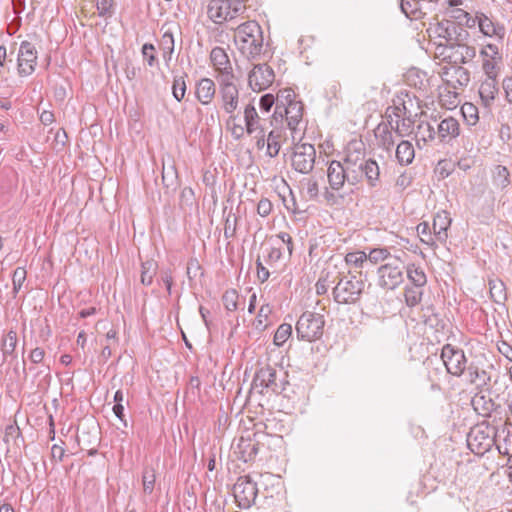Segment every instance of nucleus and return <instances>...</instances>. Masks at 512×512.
<instances>
[{"label": "nucleus", "mask_w": 512, "mask_h": 512, "mask_svg": "<svg viewBox=\"0 0 512 512\" xmlns=\"http://www.w3.org/2000/svg\"><path fill=\"white\" fill-rule=\"evenodd\" d=\"M282 258V250L280 247H270L267 250V255L264 256V260L267 264L272 265L278 262Z\"/></svg>", "instance_id": "obj_62"}, {"label": "nucleus", "mask_w": 512, "mask_h": 512, "mask_svg": "<svg viewBox=\"0 0 512 512\" xmlns=\"http://www.w3.org/2000/svg\"><path fill=\"white\" fill-rule=\"evenodd\" d=\"M365 176L369 186L375 187L379 181L380 170L376 161L367 159L361 169V178Z\"/></svg>", "instance_id": "obj_34"}, {"label": "nucleus", "mask_w": 512, "mask_h": 512, "mask_svg": "<svg viewBox=\"0 0 512 512\" xmlns=\"http://www.w3.org/2000/svg\"><path fill=\"white\" fill-rule=\"evenodd\" d=\"M492 370V364H487L482 359L472 360L466 369L467 381L474 385L477 391H489Z\"/></svg>", "instance_id": "obj_7"}, {"label": "nucleus", "mask_w": 512, "mask_h": 512, "mask_svg": "<svg viewBox=\"0 0 512 512\" xmlns=\"http://www.w3.org/2000/svg\"><path fill=\"white\" fill-rule=\"evenodd\" d=\"M238 293L235 289H231V290H227L223 296H222V301H223V305L225 307V309L227 311H235L237 310L238 308V304H237V301H238Z\"/></svg>", "instance_id": "obj_52"}, {"label": "nucleus", "mask_w": 512, "mask_h": 512, "mask_svg": "<svg viewBox=\"0 0 512 512\" xmlns=\"http://www.w3.org/2000/svg\"><path fill=\"white\" fill-rule=\"evenodd\" d=\"M18 343L17 333L14 330L8 331L2 338L1 351L4 359L16 357L15 349Z\"/></svg>", "instance_id": "obj_37"}, {"label": "nucleus", "mask_w": 512, "mask_h": 512, "mask_svg": "<svg viewBox=\"0 0 512 512\" xmlns=\"http://www.w3.org/2000/svg\"><path fill=\"white\" fill-rule=\"evenodd\" d=\"M292 334V326L287 323L281 324L275 334L273 342L276 346H282Z\"/></svg>", "instance_id": "obj_51"}, {"label": "nucleus", "mask_w": 512, "mask_h": 512, "mask_svg": "<svg viewBox=\"0 0 512 512\" xmlns=\"http://www.w3.org/2000/svg\"><path fill=\"white\" fill-rule=\"evenodd\" d=\"M296 102L295 93L292 89L288 88L280 90L276 97L275 114L282 116V108Z\"/></svg>", "instance_id": "obj_42"}, {"label": "nucleus", "mask_w": 512, "mask_h": 512, "mask_svg": "<svg viewBox=\"0 0 512 512\" xmlns=\"http://www.w3.org/2000/svg\"><path fill=\"white\" fill-rule=\"evenodd\" d=\"M365 281L366 275L362 272L354 274L349 270L341 275L332 291L334 301L338 304H356L364 293Z\"/></svg>", "instance_id": "obj_2"}, {"label": "nucleus", "mask_w": 512, "mask_h": 512, "mask_svg": "<svg viewBox=\"0 0 512 512\" xmlns=\"http://www.w3.org/2000/svg\"><path fill=\"white\" fill-rule=\"evenodd\" d=\"M403 110L398 106L388 107L386 110L387 122L391 129H393L398 136L404 137L412 132L413 120L410 117H403Z\"/></svg>", "instance_id": "obj_16"}, {"label": "nucleus", "mask_w": 512, "mask_h": 512, "mask_svg": "<svg viewBox=\"0 0 512 512\" xmlns=\"http://www.w3.org/2000/svg\"><path fill=\"white\" fill-rule=\"evenodd\" d=\"M441 359L447 372L452 376L460 377L468 368L464 351L451 344H446L442 347Z\"/></svg>", "instance_id": "obj_9"}, {"label": "nucleus", "mask_w": 512, "mask_h": 512, "mask_svg": "<svg viewBox=\"0 0 512 512\" xmlns=\"http://www.w3.org/2000/svg\"><path fill=\"white\" fill-rule=\"evenodd\" d=\"M496 429L485 423L475 425L467 435V445L476 455L482 456L495 444Z\"/></svg>", "instance_id": "obj_5"}, {"label": "nucleus", "mask_w": 512, "mask_h": 512, "mask_svg": "<svg viewBox=\"0 0 512 512\" xmlns=\"http://www.w3.org/2000/svg\"><path fill=\"white\" fill-rule=\"evenodd\" d=\"M3 441L8 447H10L11 444L14 447H20V443H24L20 428L16 424L7 425L4 431ZM9 450L10 448H7V451Z\"/></svg>", "instance_id": "obj_38"}, {"label": "nucleus", "mask_w": 512, "mask_h": 512, "mask_svg": "<svg viewBox=\"0 0 512 512\" xmlns=\"http://www.w3.org/2000/svg\"><path fill=\"white\" fill-rule=\"evenodd\" d=\"M478 27L485 36L496 37L499 40H502L505 36L504 26L494 22L484 13H478Z\"/></svg>", "instance_id": "obj_25"}, {"label": "nucleus", "mask_w": 512, "mask_h": 512, "mask_svg": "<svg viewBox=\"0 0 512 512\" xmlns=\"http://www.w3.org/2000/svg\"><path fill=\"white\" fill-rule=\"evenodd\" d=\"M303 185L305 187L306 195L309 199H315L318 196L319 188L318 183L315 179L309 178L304 180Z\"/></svg>", "instance_id": "obj_60"}, {"label": "nucleus", "mask_w": 512, "mask_h": 512, "mask_svg": "<svg viewBox=\"0 0 512 512\" xmlns=\"http://www.w3.org/2000/svg\"><path fill=\"white\" fill-rule=\"evenodd\" d=\"M316 150L314 145L309 143L296 144L293 147L291 156L292 167L299 173H310L315 164Z\"/></svg>", "instance_id": "obj_11"}, {"label": "nucleus", "mask_w": 512, "mask_h": 512, "mask_svg": "<svg viewBox=\"0 0 512 512\" xmlns=\"http://www.w3.org/2000/svg\"><path fill=\"white\" fill-rule=\"evenodd\" d=\"M160 45L164 51V54H169L170 56L173 54V52H174V35L170 29L166 30L163 33V35L161 37Z\"/></svg>", "instance_id": "obj_54"}, {"label": "nucleus", "mask_w": 512, "mask_h": 512, "mask_svg": "<svg viewBox=\"0 0 512 512\" xmlns=\"http://www.w3.org/2000/svg\"><path fill=\"white\" fill-rule=\"evenodd\" d=\"M498 94L497 75H486V79L480 84L479 96L485 107H490Z\"/></svg>", "instance_id": "obj_23"}, {"label": "nucleus", "mask_w": 512, "mask_h": 512, "mask_svg": "<svg viewBox=\"0 0 512 512\" xmlns=\"http://www.w3.org/2000/svg\"><path fill=\"white\" fill-rule=\"evenodd\" d=\"M493 184L501 190L510 185V172L506 166L497 165L492 172Z\"/></svg>", "instance_id": "obj_40"}, {"label": "nucleus", "mask_w": 512, "mask_h": 512, "mask_svg": "<svg viewBox=\"0 0 512 512\" xmlns=\"http://www.w3.org/2000/svg\"><path fill=\"white\" fill-rule=\"evenodd\" d=\"M405 273L412 286L424 287L427 284L426 274L419 266L415 264L407 265Z\"/></svg>", "instance_id": "obj_36"}, {"label": "nucleus", "mask_w": 512, "mask_h": 512, "mask_svg": "<svg viewBox=\"0 0 512 512\" xmlns=\"http://www.w3.org/2000/svg\"><path fill=\"white\" fill-rule=\"evenodd\" d=\"M415 157V150L411 142L401 141L396 148V158L401 165H409Z\"/></svg>", "instance_id": "obj_33"}, {"label": "nucleus", "mask_w": 512, "mask_h": 512, "mask_svg": "<svg viewBox=\"0 0 512 512\" xmlns=\"http://www.w3.org/2000/svg\"><path fill=\"white\" fill-rule=\"evenodd\" d=\"M462 114L469 124H475L478 120L477 108L473 104L466 103L462 106Z\"/></svg>", "instance_id": "obj_59"}, {"label": "nucleus", "mask_w": 512, "mask_h": 512, "mask_svg": "<svg viewBox=\"0 0 512 512\" xmlns=\"http://www.w3.org/2000/svg\"><path fill=\"white\" fill-rule=\"evenodd\" d=\"M234 454L243 462H250L258 454V443L241 437L234 448Z\"/></svg>", "instance_id": "obj_26"}, {"label": "nucleus", "mask_w": 512, "mask_h": 512, "mask_svg": "<svg viewBox=\"0 0 512 512\" xmlns=\"http://www.w3.org/2000/svg\"><path fill=\"white\" fill-rule=\"evenodd\" d=\"M236 224H237V217L235 215H232L231 213H229L225 220V227H224V237L226 239H230L235 236Z\"/></svg>", "instance_id": "obj_57"}, {"label": "nucleus", "mask_w": 512, "mask_h": 512, "mask_svg": "<svg viewBox=\"0 0 512 512\" xmlns=\"http://www.w3.org/2000/svg\"><path fill=\"white\" fill-rule=\"evenodd\" d=\"M327 178L330 188L339 191L345 182L349 184L350 173L345 169L341 161L332 160L327 169Z\"/></svg>", "instance_id": "obj_21"}, {"label": "nucleus", "mask_w": 512, "mask_h": 512, "mask_svg": "<svg viewBox=\"0 0 512 512\" xmlns=\"http://www.w3.org/2000/svg\"><path fill=\"white\" fill-rule=\"evenodd\" d=\"M395 255H391L389 250L386 248H375L370 250L367 254V264H378L380 262L387 263L388 258H394Z\"/></svg>", "instance_id": "obj_46"}, {"label": "nucleus", "mask_w": 512, "mask_h": 512, "mask_svg": "<svg viewBox=\"0 0 512 512\" xmlns=\"http://www.w3.org/2000/svg\"><path fill=\"white\" fill-rule=\"evenodd\" d=\"M423 296V287L407 285L404 291L405 302L409 307L417 306Z\"/></svg>", "instance_id": "obj_44"}, {"label": "nucleus", "mask_w": 512, "mask_h": 512, "mask_svg": "<svg viewBox=\"0 0 512 512\" xmlns=\"http://www.w3.org/2000/svg\"><path fill=\"white\" fill-rule=\"evenodd\" d=\"M162 181L164 185L169 188L173 187L177 183V172L174 166L168 168L167 171L165 169L162 172Z\"/></svg>", "instance_id": "obj_58"}, {"label": "nucleus", "mask_w": 512, "mask_h": 512, "mask_svg": "<svg viewBox=\"0 0 512 512\" xmlns=\"http://www.w3.org/2000/svg\"><path fill=\"white\" fill-rule=\"evenodd\" d=\"M211 63L217 72L216 80L235 77L229 56L222 47H214L210 53Z\"/></svg>", "instance_id": "obj_18"}, {"label": "nucleus", "mask_w": 512, "mask_h": 512, "mask_svg": "<svg viewBox=\"0 0 512 512\" xmlns=\"http://www.w3.org/2000/svg\"><path fill=\"white\" fill-rule=\"evenodd\" d=\"M186 74L181 76H175L172 84V94L173 97L180 102L186 93V82H185Z\"/></svg>", "instance_id": "obj_50"}, {"label": "nucleus", "mask_w": 512, "mask_h": 512, "mask_svg": "<svg viewBox=\"0 0 512 512\" xmlns=\"http://www.w3.org/2000/svg\"><path fill=\"white\" fill-rule=\"evenodd\" d=\"M157 269V263L154 261H146L141 265V283L143 285H151L153 277Z\"/></svg>", "instance_id": "obj_49"}, {"label": "nucleus", "mask_w": 512, "mask_h": 512, "mask_svg": "<svg viewBox=\"0 0 512 512\" xmlns=\"http://www.w3.org/2000/svg\"><path fill=\"white\" fill-rule=\"evenodd\" d=\"M451 217L447 211L437 213L433 219L432 230L439 243H445L448 238V228L451 225Z\"/></svg>", "instance_id": "obj_27"}, {"label": "nucleus", "mask_w": 512, "mask_h": 512, "mask_svg": "<svg viewBox=\"0 0 512 512\" xmlns=\"http://www.w3.org/2000/svg\"><path fill=\"white\" fill-rule=\"evenodd\" d=\"M392 130L388 122L379 124L375 129L378 145L386 151H391L395 143Z\"/></svg>", "instance_id": "obj_31"}, {"label": "nucleus", "mask_w": 512, "mask_h": 512, "mask_svg": "<svg viewBox=\"0 0 512 512\" xmlns=\"http://www.w3.org/2000/svg\"><path fill=\"white\" fill-rule=\"evenodd\" d=\"M253 385L256 388L270 389L276 394L281 393L283 390L282 386L277 382V370L270 365H265L256 372ZM262 392L263 390H261Z\"/></svg>", "instance_id": "obj_19"}, {"label": "nucleus", "mask_w": 512, "mask_h": 512, "mask_svg": "<svg viewBox=\"0 0 512 512\" xmlns=\"http://www.w3.org/2000/svg\"><path fill=\"white\" fill-rule=\"evenodd\" d=\"M437 133L441 142L448 143L459 136V122L453 117L445 118L438 124Z\"/></svg>", "instance_id": "obj_28"}, {"label": "nucleus", "mask_w": 512, "mask_h": 512, "mask_svg": "<svg viewBox=\"0 0 512 512\" xmlns=\"http://www.w3.org/2000/svg\"><path fill=\"white\" fill-rule=\"evenodd\" d=\"M141 53L144 61L148 66L153 67L157 64V57L155 53V46L151 43H145L142 46Z\"/></svg>", "instance_id": "obj_53"}, {"label": "nucleus", "mask_w": 512, "mask_h": 512, "mask_svg": "<svg viewBox=\"0 0 512 512\" xmlns=\"http://www.w3.org/2000/svg\"><path fill=\"white\" fill-rule=\"evenodd\" d=\"M443 82L452 89H461L470 82V72L458 64L444 66L440 71Z\"/></svg>", "instance_id": "obj_15"}, {"label": "nucleus", "mask_w": 512, "mask_h": 512, "mask_svg": "<svg viewBox=\"0 0 512 512\" xmlns=\"http://www.w3.org/2000/svg\"><path fill=\"white\" fill-rule=\"evenodd\" d=\"M436 131L435 128L428 122H421L417 126L416 131V141L419 148H421L420 142L423 141L426 143L427 141H431L435 138Z\"/></svg>", "instance_id": "obj_43"}, {"label": "nucleus", "mask_w": 512, "mask_h": 512, "mask_svg": "<svg viewBox=\"0 0 512 512\" xmlns=\"http://www.w3.org/2000/svg\"><path fill=\"white\" fill-rule=\"evenodd\" d=\"M345 262L348 266H350V270H352L354 274H358L357 269H363L368 266L367 254L364 251H354L347 253L345 256ZM359 272L362 271L359 270Z\"/></svg>", "instance_id": "obj_35"}, {"label": "nucleus", "mask_w": 512, "mask_h": 512, "mask_svg": "<svg viewBox=\"0 0 512 512\" xmlns=\"http://www.w3.org/2000/svg\"><path fill=\"white\" fill-rule=\"evenodd\" d=\"M272 309L269 305H262L260 307V310L258 312V315L254 321V327L257 330H264L266 328L265 320H267L269 314L271 313Z\"/></svg>", "instance_id": "obj_55"}, {"label": "nucleus", "mask_w": 512, "mask_h": 512, "mask_svg": "<svg viewBox=\"0 0 512 512\" xmlns=\"http://www.w3.org/2000/svg\"><path fill=\"white\" fill-rule=\"evenodd\" d=\"M365 156V145L361 140H354L348 143L345 157L341 162L350 173V185H356L361 181V169L367 160Z\"/></svg>", "instance_id": "obj_4"}, {"label": "nucleus", "mask_w": 512, "mask_h": 512, "mask_svg": "<svg viewBox=\"0 0 512 512\" xmlns=\"http://www.w3.org/2000/svg\"><path fill=\"white\" fill-rule=\"evenodd\" d=\"M417 233H418L422 243H424L430 247H436V243L438 241L436 240L433 230L431 231V228H430V225L428 222L419 223L417 226Z\"/></svg>", "instance_id": "obj_45"}, {"label": "nucleus", "mask_w": 512, "mask_h": 512, "mask_svg": "<svg viewBox=\"0 0 512 512\" xmlns=\"http://www.w3.org/2000/svg\"><path fill=\"white\" fill-rule=\"evenodd\" d=\"M114 0H97V10L100 16L113 14Z\"/></svg>", "instance_id": "obj_61"}, {"label": "nucleus", "mask_w": 512, "mask_h": 512, "mask_svg": "<svg viewBox=\"0 0 512 512\" xmlns=\"http://www.w3.org/2000/svg\"><path fill=\"white\" fill-rule=\"evenodd\" d=\"M242 14L230 0H210L207 6L208 18L215 24H222Z\"/></svg>", "instance_id": "obj_12"}, {"label": "nucleus", "mask_w": 512, "mask_h": 512, "mask_svg": "<svg viewBox=\"0 0 512 512\" xmlns=\"http://www.w3.org/2000/svg\"><path fill=\"white\" fill-rule=\"evenodd\" d=\"M436 54L442 56L443 60L450 64H466L472 61L476 56V48L466 44L464 41H458L451 46H437Z\"/></svg>", "instance_id": "obj_8"}, {"label": "nucleus", "mask_w": 512, "mask_h": 512, "mask_svg": "<svg viewBox=\"0 0 512 512\" xmlns=\"http://www.w3.org/2000/svg\"><path fill=\"white\" fill-rule=\"evenodd\" d=\"M274 103L276 104V99L274 98V96L270 93L265 94L260 98V109L263 112H269Z\"/></svg>", "instance_id": "obj_64"}, {"label": "nucleus", "mask_w": 512, "mask_h": 512, "mask_svg": "<svg viewBox=\"0 0 512 512\" xmlns=\"http://www.w3.org/2000/svg\"><path fill=\"white\" fill-rule=\"evenodd\" d=\"M303 109L301 101H297L296 103L282 108V115L285 114L287 125L291 130L295 131L297 129L303 117Z\"/></svg>", "instance_id": "obj_30"}, {"label": "nucleus", "mask_w": 512, "mask_h": 512, "mask_svg": "<svg viewBox=\"0 0 512 512\" xmlns=\"http://www.w3.org/2000/svg\"><path fill=\"white\" fill-rule=\"evenodd\" d=\"M27 272L23 267H17L14 270L13 277H12V283H13V292L14 294H17L20 289L22 288V285L24 281L26 280Z\"/></svg>", "instance_id": "obj_56"}, {"label": "nucleus", "mask_w": 512, "mask_h": 512, "mask_svg": "<svg viewBox=\"0 0 512 512\" xmlns=\"http://www.w3.org/2000/svg\"><path fill=\"white\" fill-rule=\"evenodd\" d=\"M439 30V37H441L444 41H441L438 46H451L458 41H465L469 36L467 30L457 26L453 22H447L446 26L442 24L439 27Z\"/></svg>", "instance_id": "obj_22"}, {"label": "nucleus", "mask_w": 512, "mask_h": 512, "mask_svg": "<svg viewBox=\"0 0 512 512\" xmlns=\"http://www.w3.org/2000/svg\"><path fill=\"white\" fill-rule=\"evenodd\" d=\"M235 43L247 59H256L263 48V32L256 21H247L236 28Z\"/></svg>", "instance_id": "obj_1"}, {"label": "nucleus", "mask_w": 512, "mask_h": 512, "mask_svg": "<svg viewBox=\"0 0 512 512\" xmlns=\"http://www.w3.org/2000/svg\"><path fill=\"white\" fill-rule=\"evenodd\" d=\"M280 138L281 134L279 131L272 130L267 136V154L270 157H276L280 151Z\"/></svg>", "instance_id": "obj_48"}, {"label": "nucleus", "mask_w": 512, "mask_h": 512, "mask_svg": "<svg viewBox=\"0 0 512 512\" xmlns=\"http://www.w3.org/2000/svg\"><path fill=\"white\" fill-rule=\"evenodd\" d=\"M471 405L474 411L482 417H490L491 413L495 408L493 399L484 394V392L478 391L471 399Z\"/></svg>", "instance_id": "obj_29"}, {"label": "nucleus", "mask_w": 512, "mask_h": 512, "mask_svg": "<svg viewBox=\"0 0 512 512\" xmlns=\"http://www.w3.org/2000/svg\"><path fill=\"white\" fill-rule=\"evenodd\" d=\"M257 484L250 476H240L233 486V495L237 505L241 509L250 508L257 498Z\"/></svg>", "instance_id": "obj_10"}, {"label": "nucleus", "mask_w": 512, "mask_h": 512, "mask_svg": "<svg viewBox=\"0 0 512 512\" xmlns=\"http://www.w3.org/2000/svg\"><path fill=\"white\" fill-rule=\"evenodd\" d=\"M274 77V71L269 65L258 64L250 71L248 83L252 90L260 92L273 83Z\"/></svg>", "instance_id": "obj_17"}, {"label": "nucleus", "mask_w": 512, "mask_h": 512, "mask_svg": "<svg viewBox=\"0 0 512 512\" xmlns=\"http://www.w3.org/2000/svg\"><path fill=\"white\" fill-rule=\"evenodd\" d=\"M156 481L155 470L151 466H145L142 472L143 491L145 494H151L154 490Z\"/></svg>", "instance_id": "obj_47"}, {"label": "nucleus", "mask_w": 512, "mask_h": 512, "mask_svg": "<svg viewBox=\"0 0 512 512\" xmlns=\"http://www.w3.org/2000/svg\"><path fill=\"white\" fill-rule=\"evenodd\" d=\"M38 52L34 44L22 41L17 55V70L21 77L31 75L36 68Z\"/></svg>", "instance_id": "obj_14"}, {"label": "nucleus", "mask_w": 512, "mask_h": 512, "mask_svg": "<svg viewBox=\"0 0 512 512\" xmlns=\"http://www.w3.org/2000/svg\"><path fill=\"white\" fill-rule=\"evenodd\" d=\"M491 299L497 304H504L507 299L506 287L503 281L494 279L489 281Z\"/></svg>", "instance_id": "obj_41"}, {"label": "nucleus", "mask_w": 512, "mask_h": 512, "mask_svg": "<svg viewBox=\"0 0 512 512\" xmlns=\"http://www.w3.org/2000/svg\"><path fill=\"white\" fill-rule=\"evenodd\" d=\"M482 69L485 75H498L502 54L497 45L488 43L480 50Z\"/></svg>", "instance_id": "obj_20"}, {"label": "nucleus", "mask_w": 512, "mask_h": 512, "mask_svg": "<svg viewBox=\"0 0 512 512\" xmlns=\"http://www.w3.org/2000/svg\"><path fill=\"white\" fill-rule=\"evenodd\" d=\"M219 97L225 113L236 112L239 106V87L236 76L232 79H219Z\"/></svg>", "instance_id": "obj_13"}, {"label": "nucleus", "mask_w": 512, "mask_h": 512, "mask_svg": "<svg viewBox=\"0 0 512 512\" xmlns=\"http://www.w3.org/2000/svg\"><path fill=\"white\" fill-rule=\"evenodd\" d=\"M216 86L212 79L201 78L195 86V97L202 105H209L215 97Z\"/></svg>", "instance_id": "obj_24"}, {"label": "nucleus", "mask_w": 512, "mask_h": 512, "mask_svg": "<svg viewBox=\"0 0 512 512\" xmlns=\"http://www.w3.org/2000/svg\"><path fill=\"white\" fill-rule=\"evenodd\" d=\"M324 325L323 315L306 311L296 323L297 337L308 342L315 341L323 335Z\"/></svg>", "instance_id": "obj_6"}, {"label": "nucleus", "mask_w": 512, "mask_h": 512, "mask_svg": "<svg viewBox=\"0 0 512 512\" xmlns=\"http://www.w3.org/2000/svg\"><path fill=\"white\" fill-rule=\"evenodd\" d=\"M273 205L267 198H262L257 204V214L261 217H267L272 211Z\"/></svg>", "instance_id": "obj_63"}, {"label": "nucleus", "mask_w": 512, "mask_h": 512, "mask_svg": "<svg viewBox=\"0 0 512 512\" xmlns=\"http://www.w3.org/2000/svg\"><path fill=\"white\" fill-rule=\"evenodd\" d=\"M245 132L248 135H252L254 132L260 130L259 126V115L256 111L255 106L252 103L247 104L243 111Z\"/></svg>", "instance_id": "obj_32"}, {"label": "nucleus", "mask_w": 512, "mask_h": 512, "mask_svg": "<svg viewBox=\"0 0 512 512\" xmlns=\"http://www.w3.org/2000/svg\"><path fill=\"white\" fill-rule=\"evenodd\" d=\"M405 269L406 265L399 256L388 258L387 263L377 269L378 286L387 290L396 289L404 282Z\"/></svg>", "instance_id": "obj_3"}, {"label": "nucleus", "mask_w": 512, "mask_h": 512, "mask_svg": "<svg viewBox=\"0 0 512 512\" xmlns=\"http://www.w3.org/2000/svg\"><path fill=\"white\" fill-rule=\"evenodd\" d=\"M228 118L226 120V127L231 132L232 137L235 140L243 138L245 132V126L242 125L239 115L235 112L226 113Z\"/></svg>", "instance_id": "obj_39"}]
</instances>
